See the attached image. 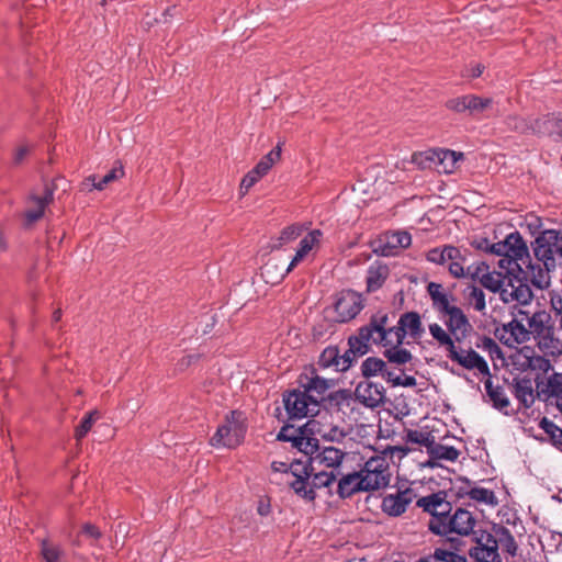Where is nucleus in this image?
Masks as SVG:
<instances>
[{"label":"nucleus","instance_id":"1","mask_svg":"<svg viewBox=\"0 0 562 562\" xmlns=\"http://www.w3.org/2000/svg\"><path fill=\"white\" fill-rule=\"evenodd\" d=\"M442 316L447 330L438 323L429 324L431 337L440 348L446 351V357L467 370H477L482 375H490V367L486 360L473 348H462L460 345L473 330V327L464 312L450 305L439 313Z\"/></svg>","mask_w":562,"mask_h":562},{"label":"nucleus","instance_id":"2","mask_svg":"<svg viewBox=\"0 0 562 562\" xmlns=\"http://www.w3.org/2000/svg\"><path fill=\"white\" fill-rule=\"evenodd\" d=\"M491 254L499 256L497 265L507 273L515 269L522 270L528 258V247L518 232L510 233L504 240L491 246Z\"/></svg>","mask_w":562,"mask_h":562},{"label":"nucleus","instance_id":"3","mask_svg":"<svg viewBox=\"0 0 562 562\" xmlns=\"http://www.w3.org/2000/svg\"><path fill=\"white\" fill-rule=\"evenodd\" d=\"M535 258L548 269L562 266V228L544 229L532 244Z\"/></svg>","mask_w":562,"mask_h":562},{"label":"nucleus","instance_id":"4","mask_svg":"<svg viewBox=\"0 0 562 562\" xmlns=\"http://www.w3.org/2000/svg\"><path fill=\"white\" fill-rule=\"evenodd\" d=\"M416 505L424 512L430 514L428 528L436 535H445L446 525L452 513V505L446 499V495L441 492L417 499Z\"/></svg>","mask_w":562,"mask_h":562},{"label":"nucleus","instance_id":"5","mask_svg":"<svg viewBox=\"0 0 562 562\" xmlns=\"http://www.w3.org/2000/svg\"><path fill=\"white\" fill-rule=\"evenodd\" d=\"M246 430L247 425L243 413L233 411L226 416L225 422L218 426L215 435L211 438V445L235 448L243 442Z\"/></svg>","mask_w":562,"mask_h":562},{"label":"nucleus","instance_id":"6","mask_svg":"<svg viewBox=\"0 0 562 562\" xmlns=\"http://www.w3.org/2000/svg\"><path fill=\"white\" fill-rule=\"evenodd\" d=\"M426 259L436 265H447L449 273L453 278L460 279L465 277L464 265L467 257L458 247L446 245L432 248L426 254Z\"/></svg>","mask_w":562,"mask_h":562},{"label":"nucleus","instance_id":"7","mask_svg":"<svg viewBox=\"0 0 562 562\" xmlns=\"http://www.w3.org/2000/svg\"><path fill=\"white\" fill-rule=\"evenodd\" d=\"M366 492L383 488L390 483V467L384 457H371L360 471Z\"/></svg>","mask_w":562,"mask_h":562},{"label":"nucleus","instance_id":"8","mask_svg":"<svg viewBox=\"0 0 562 562\" xmlns=\"http://www.w3.org/2000/svg\"><path fill=\"white\" fill-rule=\"evenodd\" d=\"M389 315L386 313H378L371 316L370 322L363 327L369 329L372 339L371 342L374 345H382L384 347L395 346L400 347L403 345L404 339L400 338L398 324L396 326L387 327Z\"/></svg>","mask_w":562,"mask_h":562},{"label":"nucleus","instance_id":"9","mask_svg":"<svg viewBox=\"0 0 562 562\" xmlns=\"http://www.w3.org/2000/svg\"><path fill=\"white\" fill-rule=\"evenodd\" d=\"M472 541L475 544L469 549V555L475 562H502L493 529L473 531Z\"/></svg>","mask_w":562,"mask_h":562},{"label":"nucleus","instance_id":"10","mask_svg":"<svg viewBox=\"0 0 562 562\" xmlns=\"http://www.w3.org/2000/svg\"><path fill=\"white\" fill-rule=\"evenodd\" d=\"M285 411L291 419H301L318 413L314 395H307L302 390H292L283 394Z\"/></svg>","mask_w":562,"mask_h":562},{"label":"nucleus","instance_id":"11","mask_svg":"<svg viewBox=\"0 0 562 562\" xmlns=\"http://www.w3.org/2000/svg\"><path fill=\"white\" fill-rule=\"evenodd\" d=\"M372 339V335L369 329L363 326L358 329L357 335L350 336L348 339L349 348L340 355V359L338 362V371H347L353 361L370 350V344Z\"/></svg>","mask_w":562,"mask_h":562},{"label":"nucleus","instance_id":"12","mask_svg":"<svg viewBox=\"0 0 562 562\" xmlns=\"http://www.w3.org/2000/svg\"><path fill=\"white\" fill-rule=\"evenodd\" d=\"M55 184L45 183L43 194L31 192L26 199V209L24 211V222L31 226L40 221L45 213V209L54 201Z\"/></svg>","mask_w":562,"mask_h":562},{"label":"nucleus","instance_id":"13","mask_svg":"<svg viewBox=\"0 0 562 562\" xmlns=\"http://www.w3.org/2000/svg\"><path fill=\"white\" fill-rule=\"evenodd\" d=\"M316 470L312 458H307L305 461L295 460L290 463V473L294 477L293 481L289 482V486L293 492L301 498L313 497L312 491H306L307 479H311Z\"/></svg>","mask_w":562,"mask_h":562},{"label":"nucleus","instance_id":"14","mask_svg":"<svg viewBox=\"0 0 562 562\" xmlns=\"http://www.w3.org/2000/svg\"><path fill=\"white\" fill-rule=\"evenodd\" d=\"M363 299L361 294L353 290H342L338 293L334 304L337 313V321L347 323L353 319L363 308Z\"/></svg>","mask_w":562,"mask_h":562},{"label":"nucleus","instance_id":"15","mask_svg":"<svg viewBox=\"0 0 562 562\" xmlns=\"http://www.w3.org/2000/svg\"><path fill=\"white\" fill-rule=\"evenodd\" d=\"M475 524L476 518L473 513L465 508L458 507L453 513H451L446 525L443 536L449 533H457L459 536L473 535V531H475Z\"/></svg>","mask_w":562,"mask_h":562},{"label":"nucleus","instance_id":"16","mask_svg":"<svg viewBox=\"0 0 562 562\" xmlns=\"http://www.w3.org/2000/svg\"><path fill=\"white\" fill-rule=\"evenodd\" d=\"M415 493L412 488L397 491L383 497L381 508L389 516L397 517L405 513L407 506L414 501Z\"/></svg>","mask_w":562,"mask_h":562},{"label":"nucleus","instance_id":"17","mask_svg":"<svg viewBox=\"0 0 562 562\" xmlns=\"http://www.w3.org/2000/svg\"><path fill=\"white\" fill-rule=\"evenodd\" d=\"M499 333V340L508 347L520 345L530 340L528 328L524 325L522 321L513 318L509 323L504 324Z\"/></svg>","mask_w":562,"mask_h":562},{"label":"nucleus","instance_id":"18","mask_svg":"<svg viewBox=\"0 0 562 562\" xmlns=\"http://www.w3.org/2000/svg\"><path fill=\"white\" fill-rule=\"evenodd\" d=\"M384 387L381 384L364 381L360 382L356 390V398L367 407L375 408L384 402Z\"/></svg>","mask_w":562,"mask_h":562},{"label":"nucleus","instance_id":"19","mask_svg":"<svg viewBox=\"0 0 562 562\" xmlns=\"http://www.w3.org/2000/svg\"><path fill=\"white\" fill-rule=\"evenodd\" d=\"M412 244V237L407 232H395L385 236V239H380L379 245L374 248V252L390 257L397 254L401 248H407Z\"/></svg>","mask_w":562,"mask_h":562},{"label":"nucleus","instance_id":"20","mask_svg":"<svg viewBox=\"0 0 562 562\" xmlns=\"http://www.w3.org/2000/svg\"><path fill=\"white\" fill-rule=\"evenodd\" d=\"M522 315H526L528 323V333L529 337L533 335L535 338L548 340L552 339L553 336V327L550 324V315L544 311L536 312L531 317H527L525 312H519Z\"/></svg>","mask_w":562,"mask_h":562},{"label":"nucleus","instance_id":"21","mask_svg":"<svg viewBox=\"0 0 562 562\" xmlns=\"http://www.w3.org/2000/svg\"><path fill=\"white\" fill-rule=\"evenodd\" d=\"M533 134L562 139V116L547 114L533 119Z\"/></svg>","mask_w":562,"mask_h":562},{"label":"nucleus","instance_id":"22","mask_svg":"<svg viewBox=\"0 0 562 562\" xmlns=\"http://www.w3.org/2000/svg\"><path fill=\"white\" fill-rule=\"evenodd\" d=\"M397 329L401 331L398 341L405 339L406 335H409L414 339L420 338L425 331L417 312H406L402 314L398 319Z\"/></svg>","mask_w":562,"mask_h":562},{"label":"nucleus","instance_id":"23","mask_svg":"<svg viewBox=\"0 0 562 562\" xmlns=\"http://www.w3.org/2000/svg\"><path fill=\"white\" fill-rule=\"evenodd\" d=\"M526 268V273L529 276L530 282L540 290L547 289L550 285V272L554 269H548L542 262L538 261L533 263L531 261L530 255L528 254V258L526 263H522Z\"/></svg>","mask_w":562,"mask_h":562},{"label":"nucleus","instance_id":"24","mask_svg":"<svg viewBox=\"0 0 562 562\" xmlns=\"http://www.w3.org/2000/svg\"><path fill=\"white\" fill-rule=\"evenodd\" d=\"M462 540L458 537H451L446 540V547L436 548L432 554L435 562H467V558L457 553L462 546Z\"/></svg>","mask_w":562,"mask_h":562},{"label":"nucleus","instance_id":"25","mask_svg":"<svg viewBox=\"0 0 562 562\" xmlns=\"http://www.w3.org/2000/svg\"><path fill=\"white\" fill-rule=\"evenodd\" d=\"M538 395H546L547 397H554L558 401L560 409L562 411V373H552L547 382L540 381L539 375L535 379Z\"/></svg>","mask_w":562,"mask_h":562},{"label":"nucleus","instance_id":"26","mask_svg":"<svg viewBox=\"0 0 562 562\" xmlns=\"http://www.w3.org/2000/svg\"><path fill=\"white\" fill-rule=\"evenodd\" d=\"M513 393L519 403L529 408L535 403L532 379L528 376L515 378L512 383Z\"/></svg>","mask_w":562,"mask_h":562},{"label":"nucleus","instance_id":"27","mask_svg":"<svg viewBox=\"0 0 562 562\" xmlns=\"http://www.w3.org/2000/svg\"><path fill=\"white\" fill-rule=\"evenodd\" d=\"M359 492H366L363 479H361V474L357 472H352L342 477L338 482L337 493L341 498L351 497L353 494Z\"/></svg>","mask_w":562,"mask_h":562},{"label":"nucleus","instance_id":"28","mask_svg":"<svg viewBox=\"0 0 562 562\" xmlns=\"http://www.w3.org/2000/svg\"><path fill=\"white\" fill-rule=\"evenodd\" d=\"M345 456V451L333 446H328L322 449L319 448L318 452L312 457V461L314 464L324 465L326 468H338Z\"/></svg>","mask_w":562,"mask_h":562},{"label":"nucleus","instance_id":"29","mask_svg":"<svg viewBox=\"0 0 562 562\" xmlns=\"http://www.w3.org/2000/svg\"><path fill=\"white\" fill-rule=\"evenodd\" d=\"M461 481L464 482L468 485V487H460L458 492L459 496L468 495L471 499L475 502L491 506H496L498 504L497 497L495 496V493L492 490L484 487H470V480L461 479Z\"/></svg>","mask_w":562,"mask_h":562},{"label":"nucleus","instance_id":"30","mask_svg":"<svg viewBox=\"0 0 562 562\" xmlns=\"http://www.w3.org/2000/svg\"><path fill=\"white\" fill-rule=\"evenodd\" d=\"M486 376L487 379L484 382V386L486 394L493 404V407L504 413L505 415H508L507 408L510 406V402L505 394L504 387L501 385H494L491 379V374Z\"/></svg>","mask_w":562,"mask_h":562},{"label":"nucleus","instance_id":"31","mask_svg":"<svg viewBox=\"0 0 562 562\" xmlns=\"http://www.w3.org/2000/svg\"><path fill=\"white\" fill-rule=\"evenodd\" d=\"M390 276V269L385 263L375 262L367 271V291L375 292L383 286Z\"/></svg>","mask_w":562,"mask_h":562},{"label":"nucleus","instance_id":"32","mask_svg":"<svg viewBox=\"0 0 562 562\" xmlns=\"http://www.w3.org/2000/svg\"><path fill=\"white\" fill-rule=\"evenodd\" d=\"M123 176L124 169L120 165L109 170L101 179L94 175L87 177L82 182V187L89 191L92 189L103 190L109 183L122 178Z\"/></svg>","mask_w":562,"mask_h":562},{"label":"nucleus","instance_id":"33","mask_svg":"<svg viewBox=\"0 0 562 562\" xmlns=\"http://www.w3.org/2000/svg\"><path fill=\"white\" fill-rule=\"evenodd\" d=\"M493 531L495 542L497 543V550L501 548L508 555L515 557L517 554L518 546L509 529L502 525H493Z\"/></svg>","mask_w":562,"mask_h":562},{"label":"nucleus","instance_id":"34","mask_svg":"<svg viewBox=\"0 0 562 562\" xmlns=\"http://www.w3.org/2000/svg\"><path fill=\"white\" fill-rule=\"evenodd\" d=\"M533 297L530 286L526 283L518 281L517 285L512 284L510 291L508 289L502 290V299L505 302L516 301L521 305L529 304Z\"/></svg>","mask_w":562,"mask_h":562},{"label":"nucleus","instance_id":"35","mask_svg":"<svg viewBox=\"0 0 562 562\" xmlns=\"http://www.w3.org/2000/svg\"><path fill=\"white\" fill-rule=\"evenodd\" d=\"M306 481H307V484H306L305 490L306 491L311 490L313 497L303 498V499L305 502L312 503L316 499V490L330 486L336 481V475L333 472H325V471L316 472V470H315L312 477L307 479Z\"/></svg>","mask_w":562,"mask_h":562},{"label":"nucleus","instance_id":"36","mask_svg":"<svg viewBox=\"0 0 562 562\" xmlns=\"http://www.w3.org/2000/svg\"><path fill=\"white\" fill-rule=\"evenodd\" d=\"M428 454L430 457V460L427 462V464L429 467H435L436 462L432 461V459L447 460L453 462L459 458L460 452L454 447L443 446L441 443L436 442L435 440L428 451Z\"/></svg>","mask_w":562,"mask_h":562},{"label":"nucleus","instance_id":"37","mask_svg":"<svg viewBox=\"0 0 562 562\" xmlns=\"http://www.w3.org/2000/svg\"><path fill=\"white\" fill-rule=\"evenodd\" d=\"M314 426L315 422H307L303 427L299 428H295L292 425H285L280 429L277 435V439L279 441L291 442L293 447L301 435H305V432H313Z\"/></svg>","mask_w":562,"mask_h":562},{"label":"nucleus","instance_id":"38","mask_svg":"<svg viewBox=\"0 0 562 562\" xmlns=\"http://www.w3.org/2000/svg\"><path fill=\"white\" fill-rule=\"evenodd\" d=\"M261 277L267 283L277 284L289 273L283 265L270 259L261 267Z\"/></svg>","mask_w":562,"mask_h":562},{"label":"nucleus","instance_id":"39","mask_svg":"<svg viewBox=\"0 0 562 562\" xmlns=\"http://www.w3.org/2000/svg\"><path fill=\"white\" fill-rule=\"evenodd\" d=\"M329 383L327 380L322 379L319 376H314L308 380L306 384H303V392L307 395H314V400L317 401V407L319 403L325 398V393L329 389Z\"/></svg>","mask_w":562,"mask_h":562},{"label":"nucleus","instance_id":"40","mask_svg":"<svg viewBox=\"0 0 562 562\" xmlns=\"http://www.w3.org/2000/svg\"><path fill=\"white\" fill-rule=\"evenodd\" d=\"M427 292L432 301L434 308L440 313L441 311L446 310L448 306H450V299L449 296L443 292V288L440 283L430 282L427 285Z\"/></svg>","mask_w":562,"mask_h":562},{"label":"nucleus","instance_id":"41","mask_svg":"<svg viewBox=\"0 0 562 562\" xmlns=\"http://www.w3.org/2000/svg\"><path fill=\"white\" fill-rule=\"evenodd\" d=\"M311 432H305L297 438L293 448L304 453L306 459L314 457L319 450L318 439L310 436Z\"/></svg>","mask_w":562,"mask_h":562},{"label":"nucleus","instance_id":"42","mask_svg":"<svg viewBox=\"0 0 562 562\" xmlns=\"http://www.w3.org/2000/svg\"><path fill=\"white\" fill-rule=\"evenodd\" d=\"M539 426L550 437L552 445L562 451V428L547 417L540 420Z\"/></svg>","mask_w":562,"mask_h":562},{"label":"nucleus","instance_id":"43","mask_svg":"<svg viewBox=\"0 0 562 562\" xmlns=\"http://www.w3.org/2000/svg\"><path fill=\"white\" fill-rule=\"evenodd\" d=\"M493 100L475 94H468V114L476 116L491 108Z\"/></svg>","mask_w":562,"mask_h":562},{"label":"nucleus","instance_id":"44","mask_svg":"<svg viewBox=\"0 0 562 562\" xmlns=\"http://www.w3.org/2000/svg\"><path fill=\"white\" fill-rule=\"evenodd\" d=\"M385 370V361L380 358L369 357L361 364V372L364 378L382 375Z\"/></svg>","mask_w":562,"mask_h":562},{"label":"nucleus","instance_id":"45","mask_svg":"<svg viewBox=\"0 0 562 562\" xmlns=\"http://www.w3.org/2000/svg\"><path fill=\"white\" fill-rule=\"evenodd\" d=\"M281 144L279 143L272 150L263 156L255 166V169L263 177L271 169L273 164L281 157Z\"/></svg>","mask_w":562,"mask_h":562},{"label":"nucleus","instance_id":"46","mask_svg":"<svg viewBox=\"0 0 562 562\" xmlns=\"http://www.w3.org/2000/svg\"><path fill=\"white\" fill-rule=\"evenodd\" d=\"M480 283L485 289L496 293L498 291L502 292L504 284V276L502 272L490 271L488 273H484L481 277Z\"/></svg>","mask_w":562,"mask_h":562},{"label":"nucleus","instance_id":"47","mask_svg":"<svg viewBox=\"0 0 562 562\" xmlns=\"http://www.w3.org/2000/svg\"><path fill=\"white\" fill-rule=\"evenodd\" d=\"M41 554L45 562H59L64 551L59 546L43 539L41 542Z\"/></svg>","mask_w":562,"mask_h":562},{"label":"nucleus","instance_id":"48","mask_svg":"<svg viewBox=\"0 0 562 562\" xmlns=\"http://www.w3.org/2000/svg\"><path fill=\"white\" fill-rule=\"evenodd\" d=\"M384 357L395 364H405L413 359V355L409 350L395 346H391L390 349H386Z\"/></svg>","mask_w":562,"mask_h":562},{"label":"nucleus","instance_id":"49","mask_svg":"<svg viewBox=\"0 0 562 562\" xmlns=\"http://www.w3.org/2000/svg\"><path fill=\"white\" fill-rule=\"evenodd\" d=\"M100 418V413L98 411L89 412L80 422V424L76 427L75 437L78 441H80L91 429L93 424Z\"/></svg>","mask_w":562,"mask_h":562},{"label":"nucleus","instance_id":"50","mask_svg":"<svg viewBox=\"0 0 562 562\" xmlns=\"http://www.w3.org/2000/svg\"><path fill=\"white\" fill-rule=\"evenodd\" d=\"M340 353L338 347L329 346L323 350L319 357V366L324 368L335 367L338 371Z\"/></svg>","mask_w":562,"mask_h":562},{"label":"nucleus","instance_id":"51","mask_svg":"<svg viewBox=\"0 0 562 562\" xmlns=\"http://www.w3.org/2000/svg\"><path fill=\"white\" fill-rule=\"evenodd\" d=\"M406 441L418 443L429 451L430 447L435 441V437L430 432L419 431V430H408L406 434Z\"/></svg>","mask_w":562,"mask_h":562},{"label":"nucleus","instance_id":"52","mask_svg":"<svg viewBox=\"0 0 562 562\" xmlns=\"http://www.w3.org/2000/svg\"><path fill=\"white\" fill-rule=\"evenodd\" d=\"M463 159L462 153H457L454 150L446 149L441 151L439 155V160L445 165L446 172H452L456 168V164Z\"/></svg>","mask_w":562,"mask_h":562},{"label":"nucleus","instance_id":"53","mask_svg":"<svg viewBox=\"0 0 562 562\" xmlns=\"http://www.w3.org/2000/svg\"><path fill=\"white\" fill-rule=\"evenodd\" d=\"M323 233L319 229H314L310 232L301 241L299 251L304 254L305 256L319 243V238Z\"/></svg>","mask_w":562,"mask_h":562},{"label":"nucleus","instance_id":"54","mask_svg":"<svg viewBox=\"0 0 562 562\" xmlns=\"http://www.w3.org/2000/svg\"><path fill=\"white\" fill-rule=\"evenodd\" d=\"M507 125L522 134H533V120L527 121L519 116H509Z\"/></svg>","mask_w":562,"mask_h":562},{"label":"nucleus","instance_id":"55","mask_svg":"<svg viewBox=\"0 0 562 562\" xmlns=\"http://www.w3.org/2000/svg\"><path fill=\"white\" fill-rule=\"evenodd\" d=\"M468 300H469L470 304L473 305L474 310L477 312H482L486 306L485 294L477 286L469 288Z\"/></svg>","mask_w":562,"mask_h":562},{"label":"nucleus","instance_id":"56","mask_svg":"<svg viewBox=\"0 0 562 562\" xmlns=\"http://www.w3.org/2000/svg\"><path fill=\"white\" fill-rule=\"evenodd\" d=\"M302 232H303L302 226L295 225V224L283 228L278 238L279 244L276 245V247H281L282 245L296 239L302 234Z\"/></svg>","mask_w":562,"mask_h":562},{"label":"nucleus","instance_id":"57","mask_svg":"<svg viewBox=\"0 0 562 562\" xmlns=\"http://www.w3.org/2000/svg\"><path fill=\"white\" fill-rule=\"evenodd\" d=\"M528 367L531 370H536L542 373H547L549 370L552 369L550 360L544 358L543 356H533L528 358Z\"/></svg>","mask_w":562,"mask_h":562},{"label":"nucleus","instance_id":"58","mask_svg":"<svg viewBox=\"0 0 562 562\" xmlns=\"http://www.w3.org/2000/svg\"><path fill=\"white\" fill-rule=\"evenodd\" d=\"M490 272V267L486 262L480 261L473 265H469L465 269V276H469L472 280H481L484 273Z\"/></svg>","mask_w":562,"mask_h":562},{"label":"nucleus","instance_id":"59","mask_svg":"<svg viewBox=\"0 0 562 562\" xmlns=\"http://www.w3.org/2000/svg\"><path fill=\"white\" fill-rule=\"evenodd\" d=\"M446 106L456 113H468V94L448 100Z\"/></svg>","mask_w":562,"mask_h":562},{"label":"nucleus","instance_id":"60","mask_svg":"<svg viewBox=\"0 0 562 562\" xmlns=\"http://www.w3.org/2000/svg\"><path fill=\"white\" fill-rule=\"evenodd\" d=\"M477 347L483 348L485 351L490 353L491 357H499L502 355V349L497 345V342L493 338L487 336H483L481 344H479Z\"/></svg>","mask_w":562,"mask_h":562},{"label":"nucleus","instance_id":"61","mask_svg":"<svg viewBox=\"0 0 562 562\" xmlns=\"http://www.w3.org/2000/svg\"><path fill=\"white\" fill-rule=\"evenodd\" d=\"M346 432L338 426H333L328 431L322 434V437L328 441H341L346 437Z\"/></svg>","mask_w":562,"mask_h":562},{"label":"nucleus","instance_id":"62","mask_svg":"<svg viewBox=\"0 0 562 562\" xmlns=\"http://www.w3.org/2000/svg\"><path fill=\"white\" fill-rule=\"evenodd\" d=\"M31 153V147L29 145H21L19 146L14 153H13V165L19 166L21 165L27 155Z\"/></svg>","mask_w":562,"mask_h":562},{"label":"nucleus","instance_id":"63","mask_svg":"<svg viewBox=\"0 0 562 562\" xmlns=\"http://www.w3.org/2000/svg\"><path fill=\"white\" fill-rule=\"evenodd\" d=\"M86 537L90 538V539H93V540H98L101 538L102 533L101 531L99 530V528L92 524H85L82 526V531H81Z\"/></svg>","mask_w":562,"mask_h":562},{"label":"nucleus","instance_id":"64","mask_svg":"<svg viewBox=\"0 0 562 562\" xmlns=\"http://www.w3.org/2000/svg\"><path fill=\"white\" fill-rule=\"evenodd\" d=\"M416 379L412 375H406L405 378L396 376L394 380V386H405L413 387L416 386Z\"/></svg>","mask_w":562,"mask_h":562}]
</instances>
